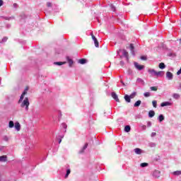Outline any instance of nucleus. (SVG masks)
Listing matches in <instances>:
<instances>
[{"label": "nucleus", "mask_w": 181, "mask_h": 181, "mask_svg": "<svg viewBox=\"0 0 181 181\" xmlns=\"http://www.w3.org/2000/svg\"><path fill=\"white\" fill-rule=\"evenodd\" d=\"M29 98H25L24 99V100L22 102L21 105V107L22 108L25 107V110L26 111H28V110H29Z\"/></svg>", "instance_id": "f257e3e1"}, {"label": "nucleus", "mask_w": 181, "mask_h": 181, "mask_svg": "<svg viewBox=\"0 0 181 181\" xmlns=\"http://www.w3.org/2000/svg\"><path fill=\"white\" fill-rule=\"evenodd\" d=\"M153 176L154 179H159V177H160V171L155 170L153 172Z\"/></svg>", "instance_id": "f03ea898"}, {"label": "nucleus", "mask_w": 181, "mask_h": 181, "mask_svg": "<svg viewBox=\"0 0 181 181\" xmlns=\"http://www.w3.org/2000/svg\"><path fill=\"white\" fill-rule=\"evenodd\" d=\"M134 67L136 69V70H139L141 71V70H144L145 69V66L140 65L138 62H134Z\"/></svg>", "instance_id": "7ed1b4c3"}, {"label": "nucleus", "mask_w": 181, "mask_h": 181, "mask_svg": "<svg viewBox=\"0 0 181 181\" xmlns=\"http://www.w3.org/2000/svg\"><path fill=\"white\" fill-rule=\"evenodd\" d=\"M90 35H91V37L95 43V47H99V43H98V40H97V37H95V36H94V35L93 33H91Z\"/></svg>", "instance_id": "20e7f679"}, {"label": "nucleus", "mask_w": 181, "mask_h": 181, "mask_svg": "<svg viewBox=\"0 0 181 181\" xmlns=\"http://www.w3.org/2000/svg\"><path fill=\"white\" fill-rule=\"evenodd\" d=\"M148 72L149 73V74H151V77H155V76H156V73H157V71H155V69H149L148 70Z\"/></svg>", "instance_id": "39448f33"}, {"label": "nucleus", "mask_w": 181, "mask_h": 181, "mask_svg": "<svg viewBox=\"0 0 181 181\" xmlns=\"http://www.w3.org/2000/svg\"><path fill=\"white\" fill-rule=\"evenodd\" d=\"M166 77L168 80H173V74L170 71H167L166 72Z\"/></svg>", "instance_id": "423d86ee"}, {"label": "nucleus", "mask_w": 181, "mask_h": 181, "mask_svg": "<svg viewBox=\"0 0 181 181\" xmlns=\"http://www.w3.org/2000/svg\"><path fill=\"white\" fill-rule=\"evenodd\" d=\"M67 62L69 63V67H73V64H74V61L71 59L70 57L66 58Z\"/></svg>", "instance_id": "0eeeda50"}, {"label": "nucleus", "mask_w": 181, "mask_h": 181, "mask_svg": "<svg viewBox=\"0 0 181 181\" xmlns=\"http://www.w3.org/2000/svg\"><path fill=\"white\" fill-rule=\"evenodd\" d=\"M112 97L117 101V103H119V99L118 98V95L115 93V92L112 93Z\"/></svg>", "instance_id": "6e6552de"}, {"label": "nucleus", "mask_w": 181, "mask_h": 181, "mask_svg": "<svg viewBox=\"0 0 181 181\" xmlns=\"http://www.w3.org/2000/svg\"><path fill=\"white\" fill-rule=\"evenodd\" d=\"M88 146V143H86L83 147L79 151V153H84V151L86 149H87V147Z\"/></svg>", "instance_id": "1a4fd4ad"}, {"label": "nucleus", "mask_w": 181, "mask_h": 181, "mask_svg": "<svg viewBox=\"0 0 181 181\" xmlns=\"http://www.w3.org/2000/svg\"><path fill=\"white\" fill-rule=\"evenodd\" d=\"M129 49H130V51H131V53L133 56H135V51H134V49L135 47H134V45L133 44H130L129 45Z\"/></svg>", "instance_id": "9d476101"}, {"label": "nucleus", "mask_w": 181, "mask_h": 181, "mask_svg": "<svg viewBox=\"0 0 181 181\" xmlns=\"http://www.w3.org/2000/svg\"><path fill=\"white\" fill-rule=\"evenodd\" d=\"M136 83H138L139 84H141L142 86H145V81L141 78H138L136 79Z\"/></svg>", "instance_id": "9b49d317"}, {"label": "nucleus", "mask_w": 181, "mask_h": 181, "mask_svg": "<svg viewBox=\"0 0 181 181\" xmlns=\"http://www.w3.org/2000/svg\"><path fill=\"white\" fill-rule=\"evenodd\" d=\"M7 161H8V156H0V162H7Z\"/></svg>", "instance_id": "f8f14e48"}, {"label": "nucleus", "mask_w": 181, "mask_h": 181, "mask_svg": "<svg viewBox=\"0 0 181 181\" xmlns=\"http://www.w3.org/2000/svg\"><path fill=\"white\" fill-rule=\"evenodd\" d=\"M169 105H172L170 102H163L160 104V107H168Z\"/></svg>", "instance_id": "ddd939ff"}, {"label": "nucleus", "mask_w": 181, "mask_h": 181, "mask_svg": "<svg viewBox=\"0 0 181 181\" xmlns=\"http://www.w3.org/2000/svg\"><path fill=\"white\" fill-rule=\"evenodd\" d=\"M14 127H15V129H16V131H21V124L19 122H16L15 123Z\"/></svg>", "instance_id": "4468645a"}, {"label": "nucleus", "mask_w": 181, "mask_h": 181, "mask_svg": "<svg viewBox=\"0 0 181 181\" xmlns=\"http://www.w3.org/2000/svg\"><path fill=\"white\" fill-rule=\"evenodd\" d=\"M120 52H122L123 56H124V57L128 59V52H127L125 49L120 50Z\"/></svg>", "instance_id": "2eb2a0df"}, {"label": "nucleus", "mask_w": 181, "mask_h": 181, "mask_svg": "<svg viewBox=\"0 0 181 181\" xmlns=\"http://www.w3.org/2000/svg\"><path fill=\"white\" fill-rule=\"evenodd\" d=\"M148 117H149V118H153V117H155V111L150 110L148 112Z\"/></svg>", "instance_id": "dca6fc26"}, {"label": "nucleus", "mask_w": 181, "mask_h": 181, "mask_svg": "<svg viewBox=\"0 0 181 181\" xmlns=\"http://www.w3.org/2000/svg\"><path fill=\"white\" fill-rule=\"evenodd\" d=\"M134 152L136 153V155H141V153H142V149L136 148L134 149Z\"/></svg>", "instance_id": "f3484780"}, {"label": "nucleus", "mask_w": 181, "mask_h": 181, "mask_svg": "<svg viewBox=\"0 0 181 181\" xmlns=\"http://www.w3.org/2000/svg\"><path fill=\"white\" fill-rule=\"evenodd\" d=\"M3 19H5V21H12L15 19V17L11 16V17H5V16H1Z\"/></svg>", "instance_id": "a211bd4d"}, {"label": "nucleus", "mask_w": 181, "mask_h": 181, "mask_svg": "<svg viewBox=\"0 0 181 181\" xmlns=\"http://www.w3.org/2000/svg\"><path fill=\"white\" fill-rule=\"evenodd\" d=\"M124 100H125L126 103H131V98L129 97V95H124Z\"/></svg>", "instance_id": "6ab92c4d"}, {"label": "nucleus", "mask_w": 181, "mask_h": 181, "mask_svg": "<svg viewBox=\"0 0 181 181\" xmlns=\"http://www.w3.org/2000/svg\"><path fill=\"white\" fill-rule=\"evenodd\" d=\"M158 119L159 122H162V121L165 120V116H163V115H160L158 117Z\"/></svg>", "instance_id": "aec40b11"}, {"label": "nucleus", "mask_w": 181, "mask_h": 181, "mask_svg": "<svg viewBox=\"0 0 181 181\" xmlns=\"http://www.w3.org/2000/svg\"><path fill=\"white\" fill-rule=\"evenodd\" d=\"M54 64L56 66H63V64H66V62H54Z\"/></svg>", "instance_id": "412c9836"}, {"label": "nucleus", "mask_w": 181, "mask_h": 181, "mask_svg": "<svg viewBox=\"0 0 181 181\" xmlns=\"http://www.w3.org/2000/svg\"><path fill=\"white\" fill-rule=\"evenodd\" d=\"M159 69H161V70H163L166 67L164 63L161 62L158 65Z\"/></svg>", "instance_id": "4be33fe9"}, {"label": "nucleus", "mask_w": 181, "mask_h": 181, "mask_svg": "<svg viewBox=\"0 0 181 181\" xmlns=\"http://www.w3.org/2000/svg\"><path fill=\"white\" fill-rule=\"evenodd\" d=\"M131 131V126L127 125L124 127V132H129Z\"/></svg>", "instance_id": "5701e85b"}, {"label": "nucleus", "mask_w": 181, "mask_h": 181, "mask_svg": "<svg viewBox=\"0 0 181 181\" xmlns=\"http://www.w3.org/2000/svg\"><path fill=\"white\" fill-rule=\"evenodd\" d=\"M78 63H80V64H86V63H87V60L84 59H81L78 60Z\"/></svg>", "instance_id": "b1692460"}, {"label": "nucleus", "mask_w": 181, "mask_h": 181, "mask_svg": "<svg viewBox=\"0 0 181 181\" xmlns=\"http://www.w3.org/2000/svg\"><path fill=\"white\" fill-rule=\"evenodd\" d=\"M173 98H175V100H179L180 98V95L177 94V93H174L173 95Z\"/></svg>", "instance_id": "393cba45"}, {"label": "nucleus", "mask_w": 181, "mask_h": 181, "mask_svg": "<svg viewBox=\"0 0 181 181\" xmlns=\"http://www.w3.org/2000/svg\"><path fill=\"white\" fill-rule=\"evenodd\" d=\"M141 103H142V101H141V100H137V101L134 103V107H139V105H141Z\"/></svg>", "instance_id": "a878e982"}, {"label": "nucleus", "mask_w": 181, "mask_h": 181, "mask_svg": "<svg viewBox=\"0 0 181 181\" xmlns=\"http://www.w3.org/2000/svg\"><path fill=\"white\" fill-rule=\"evenodd\" d=\"M129 97L130 99L135 98V97H136V92H133Z\"/></svg>", "instance_id": "bb28decb"}, {"label": "nucleus", "mask_w": 181, "mask_h": 181, "mask_svg": "<svg viewBox=\"0 0 181 181\" xmlns=\"http://www.w3.org/2000/svg\"><path fill=\"white\" fill-rule=\"evenodd\" d=\"M8 127H9L10 128H13V127H15V123H13V121H10V122H8Z\"/></svg>", "instance_id": "cd10ccee"}, {"label": "nucleus", "mask_w": 181, "mask_h": 181, "mask_svg": "<svg viewBox=\"0 0 181 181\" xmlns=\"http://www.w3.org/2000/svg\"><path fill=\"white\" fill-rule=\"evenodd\" d=\"M71 173V170L70 169L66 170V174L65 175V179H67L69 177V175Z\"/></svg>", "instance_id": "c85d7f7f"}, {"label": "nucleus", "mask_w": 181, "mask_h": 181, "mask_svg": "<svg viewBox=\"0 0 181 181\" xmlns=\"http://www.w3.org/2000/svg\"><path fill=\"white\" fill-rule=\"evenodd\" d=\"M150 89L151 91H158V87L156 86H151Z\"/></svg>", "instance_id": "c756f323"}, {"label": "nucleus", "mask_w": 181, "mask_h": 181, "mask_svg": "<svg viewBox=\"0 0 181 181\" xmlns=\"http://www.w3.org/2000/svg\"><path fill=\"white\" fill-rule=\"evenodd\" d=\"M148 163H142L140 164V166L141 168H146V166H148Z\"/></svg>", "instance_id": "7c9ffc66"}, {"label": "nucleus", "mask_w": 181, "mask_h": 181, "mask_svg": "<svg viewBox=\"0 0 181 181\" xmlns=\"http://www.w3.org/2000/svg\"><path fill=\"white\" fill-rule=\"evenodd\" d=\"M152 104H153V107L154 108H156L158 102H157L156 100H153V101H152Z\"/></svg>", "instance_id": "2f4dec72"}, {"label": "nucleus", "mask_w": 181, "mask_h": 181, "mask_svg": "<svg viewBox=\"0 0 181 181\" xmlns=\"http://www.w3.org/2000/svg\"><path fill=\"white\" fill-rule=\"evenodd\" d=\"M156 76H163V71H157L156 72Z\"/></svg>", "instance_id": "473e14b6"}, {"label": "nucleus", "mask_w": 181, "mask_h": 181, "mask_svg": "<svg viewBox=\"0 0 181 181\" xmlns=\"http://www.w3.org/2000/svg\"><path fill=\"white\" fill-rule=\"evenodd\" d=\"M148 146H150V148H155L156 146V144L149 143Z\"/></svg>", "instance_id": "72a5a7b5"}, {"label": "nucleus", "mask_w": 181, "mask_h": 181, "mask_svg": "<svg viewBox=\"0 0 181 181\" xmlns=\"http://www.w3.org/2000/svg\"><path fill=\"white\" fill-rule=\"evenodd\" d=\"M173 175H175V176H179V175H181V171L177 170L173 173Z\"/></svg>", "instance_id": "f704fd0d"}, {"label": "nucleus", "mask_w": 181, "mask_h": 181, "mask_svg": "<svg viewBox=\"0 0 181 181\" xmlns=\"http://www.w3.org/2000/svg\"><path fill=\"white\" fill-rule=\"evenodd\" d=\"M24 98H25V95L21 94L20 99L18 100V103H21V101H23Z\"/></svg>", "instance_id": "c9c22d12"}, {"label": "nucleus", "mask_w": 181, "mask_h": 181, "mask_svg": "<svg viewBox=\"0 0 181 181\" xmlns=\"http://www.w3.org/2000/svg\"><path fill=\"white\" fill-rule=\"evenodd\" d=\"M28 90H29L28 88H26L24 91L23 92V95H26V94H28Z\"/></svg>", "instance_id": "e433bc0d"}, {"label": "nucleus", "mask_w": 181, "mask_h": 181, "mask_svg": "<svg viewBox=\"0 0 181 181\" xmlns=\"http://www.w3.org/2000/svg\"><path fill=\"white\" fill-rule=\"evenodd\" d=\"M144 97H151V93L146 92L144 93Z\"/></svg>", "instance_id": "4c0bfd02"}, {"label": "nucleus", "mask_w": 181, "mask_h": 181, "mask_svg": "<svg viewBox=\"0 0 181 181\" xmlns=\"http://www.w3.org/2000/svg\"><path fill=\"white\" fill-rule=\"evenodd\" d=\"M110 8H111V11H112L113 12H115V6L114 5L111 4Z\"/></svg>", "instance_id": "58836bf2"}, {"label": "nucleus", "mask_w": 181, "mask_h": 181, "mask_svg": "<svg viewBox=\"0 0 181 181\" xmlns=\"http://www.w3.org/2000/svg\"><path fill=\"white\" fill-rule=\"evenodd\" d=\"M62 128H64V129H66V128H67V124H66V123H62Z\"/></svg>", "instance_id": "ea45409f"}, {"label": "nucleus", "mask_w": 181, "mask_h": 181, "mask_svg": "<svg viewBox=\"0 0 181 181\" xmlns=\"http://www.w3.org/2000/svg\"><path fill=\"white\" fill-rule=\"evenodd\" d=\"M147 127H148V128L151 127H152V122H148V123H147Z\"/></svg>", "instance_id": "a19ab883"}, {"label": "nucleus", "mask_w": 181, "mask_h": 181, "mask_svg": "<svg viewBox=\"0 0 181 181\" xmlns=\"http://www.w3.org/2000/svg\"><path fill=\"white\" fill-rule=\"evenodd\" d=\"M156 135V132H152L151 134V138L155 137V136Z\"/></svg>", "instance_id": "79ce46f5"}, {"label": "nucleus", "mask_w": 181, "mask_h": 181, "mask_svg": "<svg viewBox=\"0 0 181 181\" xmlns=\"http://www.w3.org/2000/svg\"><path fill=\"white\" fill-rule=\"evenodd\" d=\"M47 6H48V8H51V6H52V3L47 2Z\"/></svg>", "instance_id": "37998d69"}, {"label": "nucleus", "mask_w": 181, "mask_h": 181, "mask_svg": "<svg viewBox=\"0 0 181 181\" xmlns=\"http://www.w3.org/2000/svg\"><path fill=\"white\" fill-rule=\"evenodd\" d=\"M8 139H9L8 138V136H4V141H8Z\"/></svg>", "instance_id": "c03bdc74"}, {"label": "nucleus", "mask_w": 181, "mask_h": 181, "mask_svg": "<svg viewBox=\"0 0 181 181\" xmlns=\"http://www.w3.org/2000/svg\"><path fill=\"white\" fill-rule=\"evenodd\" d=\"M141 60H146V57H145V56H141Z\"/></svg>", "instance_id": "a18cd8bd"}, {"label": "nucleus", "mask_w": 181, "mask_h": 181, "mask_svg": "<svg viewBox=\"0 0 181 181\" xmlns=\"http://www.w3.org/2000/svg\"><path fill=\"white\" fill-rule=\"evenodd\" d=\"M6 40H8V37H4L2 39V42H6Z\"/></svg>", "instance_id": "49530a36"}, {"label": "nucleus", "mask_w": 181, "mask_h": 181, "mask_svg": "<svg viewBox=\"0 0 181 181\" xmlns=\"http://www.w3.org/2000/svg\"><path fill=\"white\" fill-rule=\"evenodd\" d=\"M141 128H142V129H144V130H145V129H146V125H142L141 126Z\"/></svg>", "instance_id": "de8ad7c7"}, {"label": "nucleus", "mask_w": 181, "mask_h": 181, "mask_svg": "<svg viewBox=\"0 0 181 181\" xmlns=\"http://www.w3.org/2000/svg\"><path fill=\"white\" fill-rule=\"evenodd\" d=\"M2 5H4V1L0 0V7L2 6Z\"/></svg>", "instance_id": "09e8293b"}, {"label": "nucleus", "mask_w": 181, "mask_h": 181, "mask_svg": "<svg viewBox=\"0 0 181 181\" xmlns=\"http://www.w3.org/2000/svg\"><path fill=\"white\" fill-rule=\"evenodd\" d=\"M18 4H13V6L15 7V8H16V6H17Z\"/></svg>", "instance_id": "8fccbe9b"}, {"label": "nucleus", "mask_w": 181, "mask_h": 181, "mask_svg": "<svg viewBox=\"0 0 181 181\" xmlns=\"http://www.w3.org/2000/svg\"><path fill=\"white\" fill-rule=\"evenodd\" d=\"M59 144H62V139L59 141Z\"/></svg>", "instance_id": "3c124183"}, {"label": "nucleus", "mask_w": 181, "mask_h": 181, "mask_svg": "<svg viewBox=\"0 0 181 181\" xmlns=\"http://www.w3.org/2000/svg\"><path fill=\"white\" fill-rule=\"evenodd\" d=\"M121 64H124V62H120Z\"/></svg>", "instance_id": "603ef678"}, {"label": "nucleus", "mask_w": 181, "mask_h": 181, "mask_svg": "<svg viewBox=\"0 0 181 181\" xmlns=\"http://www.w3.org/2000/svg\"><path fill=\"white\" fill-rule=\"evenodd\" d=\"M121 83H122L123 86H124V85H125V84L124 83V82H123V81H122Z\"/></svg>", "instance_id": "864d4df0"}, {"label": "nucleus", "mask_w": 181, "mask_h": 181, "mask_svg": "<svg viewBox=\"0 0 181 181\" xmlns=\"http://www.w3.org/2000/svg\"><path fill=\"white\" fill-rule=\"evenodd\" d=\"M180 43H181V40H180Z\"/></svg>", "instance_id": "5fc2aeb1"}]
</instances>
